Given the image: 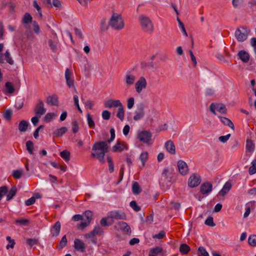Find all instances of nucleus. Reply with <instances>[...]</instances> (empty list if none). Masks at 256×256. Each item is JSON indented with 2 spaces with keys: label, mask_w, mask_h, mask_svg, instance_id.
<instances>
[{
  "label": "nucleus",
  "mask_w": 256,
  "mask_h": 256,
  "mask_svg": "<svg viewBox=\"0 0 256 256\" xmlns=\"http://www.w3.org/2000/svg\"><path fill=\"white\" fill-rule=\"evenodd\" d=\"M148 158V153L146 152H142L140 156V159L142 162V166H144L145 165V162L147 160Z\"/></svg>",
  "instance_id": "43"
},
{
  "label": "nucleus",
  "mask_w": 256,
  "mask_h": 256,
  "mask_svg": "<svg viewBox=\"0 0 256 256\" xmlns=\"http://www.w3.org/2000/svg\"><path fill=\"white\" fill-rule=\"evenodd\" d=\"M138 138L140 142L150 144L152 138V134L147 131H142L138 134Z\"/></svg>",
  "instance_id": "9"
},
{
  "label": "nucleus",
  "mask_w": 256,
  "mask_h": 256,
  "mask_svg": "<svg viewBox=\"0 0 256 256\" xmlns=\"http://www.w3.org/2000/svg\"><path fill=\"white\" fill-rule=\"evenodd\" d=\"M84 237L87 239H89L93 244H96L97 238L96 237V235L94 234L92 232L85 234Z\"/></svg>",
  "instance_id": "32"
},
{
  "label": "nucleus",
  "mask_w": 256,
  "mask_h": 256,
  "mask_svg": "<svg viewBox=\"0 0 256 256\" xmlns=\"http://www.w3.org/2000/svg\"><path fill=\"white\" fill-rule=\"evenodd\" d=\"M238 56L239 58L244 62H247L250 60V55L245 50H242L240 51Z\"/></svg>",
  "instance_id": "21"
},
{
  "label": "nucleus",
  "mask_w": 256,
  "mask_h": 256,
  "mask_svg": "<svg viewBox=\"0 0 256 256\" xmlns=\"http://www.w3.org/2000/svg\"><path fill=\"white\" fill-rule=\"evenodd\" d=\"M136 77L130 72H127L124 76V81L126 86H131L134 84Z\"/></svg>",
  "instance_id": "13"
},
{
  "label": "nucleus",
  "mask_w": 256,
  "mask_h": 256,
  "mask_svg": "<svg viewBox=\"0 0 256 256\" xmlns=\"http://www.w3.org/2000/svg\"><path fill=\"white\" fill-rule=\"evenodd\" d=\"M199 253L202 256H209L208 252L206 249L202 246H200L198 249Z\"/></svg>",
  "instance_id": "64"
},
{
  "label": "nucleus",
  "mask_w": 256,
  "mask_h": 256,
  "mask_svg": "<svg viewBox=\"0 0 256 256\" xmlns=\"http://www.w3.org/2000/svg\"><path fill=\"white\" fill-rule=\"evenodd\" d=\"M244 0H232V4L234 8H240Z\"/></svg>",
  "instance_id": "54"
},
{
  "label": "nucleus",
  "mask_w": 256,
  "mask_h": 256,
  "mask_svg": "<svg viewBox=\"0 0 256 256\" xmlns=\"http://www.w3.org/2000/svg\"><path fill=\"white\" fill-rule=\"evenodd\" d=\"M132 192L134 194H138L141 192L140 185L137 182H134L132 184Z\"/></svg>",
  "instance_id": "41"
},
{
  "label": "nucleus",
  "mask_w": 256,
  "mask_h": 256,
  "mask_svg": "<svg viewBox=\"0 0 256 256\" xmlns=\"http://www.w3.org/2000/svg\"><path fill=\"white\" fill-rule=\"evenodd\" d=\"M118 227L124 232H130V226L125 222H120L118 223Z\"/></svg>",
  "instance_id": "25"
},
{
  "label": "nucleus",
  "mask_w": 256,
  "mask_h": 256,
  "mask_svg": "<svg viewBox=\"0 0 256 256\" xmlns=\"http://www.w3.org/2000/svg\"><path fill=\"white\" fill-rule=\"evenodd\" d=\"M248 172L250 175L256 173V158H254L252 162V166L250 167Z\"/></svg>",
  "instance_id": "37"
},
{
  "label": "nucleus",
  "mask_w": 256,
  "mask_h": 256,
  "mask_svg": "<svg viewBox=\"0 0 256 256\" xmlns=\"http://www.w3.org/2000/svg\"><path fill=\"white\" fill-rule=\"evenodd\" d=\"M34 111L38 117H40L46 112V110L44 108V103L41 100H38V102L34 107Z\"/></svg>",
  "instance_id": "5"
},
{
  "label": "nucleus",
  "mask_w": 256,
  "mask_h": 256,
  "mask_svg": "<svg viewBox=\"0 0 256 256\" xmlns=\"http://www.w3.org/2000/svg\"><path fill=\"white\" fill-rule=\"evenodd\" d=\"M230 134H228L226 136H220L218 138V140L222 143H225L230 138Z\"/></svg>",
  "instance_id": "62"
},
{
  "label": "nucleus",
  "mask_w": 256,
  "mask_h": 256,
  "mask_svg": "<svg viewBox=\"0 0 256 256\" xmlns=\"http://www.w3.org/2000/svg\"><path fill=\"white\" fill-rule=\"evenodd\" d=\"M26 242L30 247H32L38 244V238H27Z\"/></svg>",
  "instance_id": "49"
},
{
  "label": "nucleus",
  "mask_w": 256,
  "mask_h": 256,
  "mask_svg": "<svg viewBox=\"0 0 256 256\" xmlns=\"http://www.w3.org/2000/svg\"><path fill=\"white\" fill-rule=\"evenodd\" d=\"M6 240L8 242V244L6 246V248L8 250L9 248H14V246L15 244V242L14 240L12 239L10 236H7L6 237Z\"/></svg>",
  "instance_id": "48"
},
{
  "label": "nucleus",
  "mask_w": 256,
  "mask_h": 256,
  "mask_svg": "<svg viewBox=\"0 0 256 256\" xmlns=\"http://www.w3.org/2000/svg\"><path fill=\"white\" fill-rule=\"evenodd\" d=\"M232 188V184L230 182H227L223 186L222 189L220 191L219 194L222 196L226 194Z\"/></svg>",
  "instance_id": "23"
},
{
  "label": "nucleus",
  "mask_w": 256,
  "mask_h": 256,
  "mask_svg": "<svg viewBox=\"0 0 256 256\" xmlns=\"http://www.w3.org/2000/svg\"><path fill=\"white\" fill-rule=\"evenodd\" d=\"M28 121L22 120L20 122L18 125V130L21 132H24L26 130L28 126Z\"/></svg>",
  "instance_id": "26"
},
{
  "label": "nucleus",
  "mask_w": 256,
  "mask_h": 256,
  "mask_svg": "<svg viewBox=\"0 0 256 256\" xmlns=\"http://www.w3.org/2000/svg\"><path fill=\"white\" fill-rule=\"evenodd\" d=\"M108 25L115 30H122L124 28V23L121 14L113 12L108 21Z\"/></svg>",
  "instance_id": "2"
},
{
  "label": "nucleus",
  "mask_w": 256,
  "mask_h": 256,
  "mask_svg": "<svg viewBox=\"0 0 256 256\" xmlns=\"http://www.w3.org/2000/svg\"><path fill=\"white\" fill-rule=\"evenodd\" d=\"M147 82L144 76H140L135 83V89L138 94H140L142 90L146 88Z\"/></svg>",
  "instance_id": "6"
},
{
  "label": "nucleus",
  "mask_w": 256,
  "mask_h": 256,
  "mask_svg": "<svg viewBox=\"0 0 256 256\" xmlns=\"http://www.w3.org/2000/svg\"><path fill=\"white\" fill-rule=\"evenodd\" d=\"M164 146L168 152L172 154H176L175 146L172 140H169L166 142Z\"/></svg>",
  "instance_id": "17"
},
{
  "label": "nucleus",
  "mask_w": 256,
  "mask_h": 256,
  "mask_svg": "<svg viewBox=\"0 0 256 256\" xmlns=\"http://www.w3.org/2000/svg\"><path fill=\"white\" fill-rule=\"evenodd\" d=\"M29 220L27 219H20V220H16L15 221V223L16 224H19L20 226H26L29 224Z\"/></svg>",
  "instance_id": "52"
},
{
  "label": "nucleus",
  "mask_w": 256,
  "mask_h": 256,
  "mask_svg": "<svg viewBox=\"0 0 256 256\" xmlns=\"http://www.w3.org/2000/svg\"><path fill=\"white\" fill-rule=\"evenodd\" d=\"M210 110L214 114H216V110H217L221 114H225L226 112V108L225 106L222 104H214L212 103L210 106Z\"/></svg>",
  "instance_id": "8"
},
{
  "label": "nucleus",
  "mask_w": 256,
  "mask_h": 256,
  "mask_svg": "<svg viewBox=\"0 0 256 256\" xmlns=\"http://www.w3.org/2000/svg\"><path fill=\"white\" fill-rule=\"evenodd\" d=\"M130 207L135 211V212H138L140 211L141 208H140V207L139 206L136 201L134 200H132V201L130 204Z\"/></svg>",
  "instance_id": "51"
},
{
  "label": "nucleus",
  "mask_w": 256,
  "mask_h": 256,
  "mask_svg": "<svg viewBox=\"0 0 256 256\" xmlns=\"http://www.w3.org/2000/svg\"><path fill=\"white\" fill-rule=\"evenodd\" d=\"M178 166L180 172L182 175H186L188 172V166L186 163L185 162L182 160H179L178 162Z\"/></svg>",
  "instance_id": "15"
},
{
  "label": "nucleus",
  "mask_w": 256,
  "mask_h": 256,
  "mask_svg": "<svg viewBox=\"0 0 256 256\" xmlns=\"http://www.w3.org/2000/svg\"><path fill=\"white\" fill-rule=\"evenodd\" d=\"M204 223L206 225L210 226H215L213 221V218L212 216H208L205 220Z\"/></svg>",
  "instance_id": "57"
},
{
  "label": "nucleus",
  "mask_w": 256,
  "mask_h": 256,
  "mask_svg": "<svg viewBox=\"0 0 256 256\" xmlns=\"http://www.w3.org/2000/svg\"><path fill=\"white\" fill-rule=\"evenodd\" d=\"M248 243L252 246H256V235L252 234L248 238Z\"/></svg>",
  "instance_id": "42"
},
{
  "label": "nucleus",
  "mask_w": 256,
  "mask_h": 256,
  "mask_svg": "<svg viewBox=\"0 0 256 256\" xmlns=\"http://www.w3.org/2000/svg\"><path fill=\"white\" fill-rule=\"evenodd\" d=\"M124 214L119 210H113L108 214V218L114 220H122L124 218Z\"/></svg>",
  "instance_id": "12"
},
{
  "label": "nucleus",
  "mask_w": 256,
  "mask_h": 256,
  "mask_svg": "<svg viewBox=\"0 0 256 256\" xmlns=\"http://www.w3.org/2000/svg\"><path fill=\"white\" fill-rule=\"evenodd\" d=\"M140 26L142 30L148 34H152L154 32V28L150 18L144 15L139 16Z\"/></svg>",
  "instance_id": "3"
},
{
  "label": "nucleus",
  "mask_w": 256,
  "mask_h": 256,
  "mask_svg": "<svg viewBox=\"0 0 256 256\" xmlns=\"http://www.w3.org/2000/svg\"><path fill=\"white\" fill-rule=\"evenodd\" d=\"M74 248L78 252H84L86 250V245L84 243L78 238H76L74 240Z\"/></svg>",
  "instance_id": "14"
},
{
  "label": "nucleus",
  "mask_w": 256,
  "mask_h": 256,
  "mask_svg": "<svg viewBox=\"0 0 256 256\" xmlns=\"http://www.w3.org/2000/svg\"><path fill=\"white\" fill-rule=\"evenodd\" d=\"M6 88L7 92L9 94H12L14 92V89L13 85L10 82H6Z\"/></svg>",
  "instance_id": "47"
},
{
  "label": "nucleus",
  "mask_w": 256,
  "mask_h": 256,
  "mask_svg": "<svg viewBox=\"0 0 256 256\" xmlns=\"http://www.w3.org/2000/svg\"><path fill=\"white\" fill-rule=\"evenodd\" d=\"M46 102L52 106H58V97L56 95L48 96L46 98Z\"/></svg>",
  "instance_id": "22"
},
{
  "label": "nucleus",
  "mask_w": 256,
  "mask_h": 256,
  "mask_svg": "<svg viewBox=\"0 0 256 256\" xmlns=\"http://www.w3.org/2000/svg\"><path fill=\"white\" fill-rule=\"evenodd\" d=\"M86 117H87L88 124L89 127L92 128H94L95 127V123H94V120H92L90 114H88Z\"/></svg>",
  "instance_id": "45"
},
{
  "label": "nucleus",
  "mask_w": 256,
  "mask_h": 256,
  "mask_svg": "<svg viewBox=\"0 0 256 256\" xmlns=\"http://www.w3.org/2000/svg\"><path fill=\"white\" fill-rule=\"evenodd\" d=\"M254 150V145L251 140H247L246 144V152L252 153Z\"/></svg>",
  "instance_id": "31"
},
{
  "label": "nucleus",
  "mask_w": 256,
  "mask_h": 256,
  "mask_svg": "<svg viewBox=\"0 0 256 256\" xmlns=\"http://www.w3.org/2000/svg\"><path fill=\"white\" fill-rule=\"evenodd\" d=\"M220 120L221 122L226 126H228L232 129L234 130V126L232 122L228 118L226 117L220 116Z\"/></svg>",
  "instance_id": "24"
},
{
  "label": "nucleus",
  "mask_w": 256,
  "mask_h": 256,
  "mask_svg": "<svg viewBox=\"0 0 256 256\" xmlns=\"http://www.w3.org/2000/svg\"><path fill=\"white\" fill-rule=\"evenodd\" d=\"M83 218H84V220H86L89 222H90L92 220V212L90 210H86L84 212L83 214Z\"/></svg>",
  "instance_id": "40"
},
{
  "label": "nucleus",
  "mask_w": 256,
  "mask_h": 256,
  "mask_svg": "<svg viewBox=\"0 0 256 256\" xmlns=\"http://www.w3.org/2000/svg\"><path fill=\"white\" fill-rule=\"evenodd\" d=\"M134 98H130L127 100V107L128 109H131L134 106Z\"/></svg>",
  "instance_id": "63"
},
{
  "label": "nucleus",
  "mask_w": 256,
  "mask_h": 256,
  "mask_svg": "<svg viewBox=\"0 0 256 256\" xmlns=\"http://www.w3.org/2000/svg\"><path fill=\"white\" fill-rule=\"evenodd\" d=\"M61 228L60 222H56L51 230V234L52 236H57L59 235Z\"/></svg>",
  "instance_id": "18"
},
{
  "label": "nucleus",
  "mask_w": 256,
  "mask_h": 256,
  "mask_svg": "<svg viewBox=\"0 0 256 256\" xmlns=\"http://www.w3.org/2000/svg\"><path fill=\"white\" fill-rule=\"evenodd\" d=\"M116 117L118 118L121 121H123L124 118V111L122 104L118 108V110L116 113Z\"/></svg>",
  "instance_id": "28"
},
{
  "label": "nucleus",
  "mask_w": 256,
  "mask_h": 256,
  "mask_svg": "<svg viewBox=\"0 0 256 256\" xmlns=\"http://www.w3.org/2000/svg\"><path fill=\"white\" fill-rule=\"evenodd\" d=\"M212 185L210 182H204L200 186V192L202 194H208L212 190Z\"/></svg>",
  "instance_id": "16"
},
{
  "label": "nucleus",
  "mask_w": 256,
  "mask_h": 256,
  "mask_svg": "<svg viewBox=\"0 0 256 256\" xmlns=\"http://www.w3.org/2000/svg\"><path fill=\"white\" fill-rule=\"evenodd\" d=\"M12 111L10 109H7L4 112L3 116L6 120H10L12 117Z\"/></svg>",
  "instance_id": "53"
},
{
  "label": "nucleus",
  "mask_w": 256,
  "mask_h": 256,
  "mask_svg": "<svg viewBox=\"0 0 256 256\" xmlns=\"http://www.w3.org/2000/svg\"><path fill=\"white\" fill-rule=\"evenodd\" d=\"M250 32V30L246 27H241L238 28L235 32V36L238 42H244L246 40Z\"/></svg>",
  "instance_id": "4"
},
{
  "label": "nucleus",
  "mask_w": 256,
  "mask_h": 256,
  "mask_svg": "<svg viewBox=\"0 0 256 256\" xmlns=\"http://www.w3.org/2000/svg\"><path fill=\"white\" fill-rule=\"evenodd\" d=\"M83 220L84 221L81 222L78 225V229L82 230L84 228H85L87 226H88L89 225V224H90V222H88L86 220Z\"/></svg>",
  "instance_id": "60"
},
{
  "label": "nucleus",
  "mask_w": 256,
  "mask_h": 256,
  "mask_svg": "<svg viewBox=\"0 0 256 256\" xmlns=\"http://www.w3.org/2000/svg\"><path fill=\"white\" fill-rule=\"evenodd\" d=\"M8 192V188L6 186L0 187V201L4 195Z\"/></svg>",
  "instance_id": "58"
},
{
  "label": "nucleus",
  "mask_w": 256,
  "mask_h": 256,
  "mask_svg": "<svg viewBox=\"0 0 256 256\" xmlns=\"http://www.w3.org/2000/svg\"><path fill=\"white\" fill-rule=\"evenodd\" d=\"M64 75L68 86L70 88L74 87V88L76 90V88L74 86V80L72 78V72L70 69L67 68L66 70Z\"/></svg>",
  "instance_id": "11"
},
{
  "label": "nucleus",
  "mask_w": 256,
  "mask_h": 256,
  "mask_svg": "<svg viewBox=\"0 0 256 256\" xmlns=\"http://www.w3.org/2000/svg\"><path fill=\"white\" fill-rule=\"evenodd\" d=\"M144 108L141 106L138 110L135 112V115L134 116V120L136 121L138 120L144 118Z\"/></svg>",
  "instance_id": "20"
},
{
  "label": "nucleus",
  "mask_w": 256,
  "mask_h": 256,
  "mask_svg": "<svg viewBox=\"0 0 256 256\" xmlns=\"http://www.w3.org/2000/svg\"><path fill=\"white\" fill-rule=\"evenodd\" d=\"M162 251V248L161 247L157 246L150 250L149 252V256H158Z\"/></svg>",
  "instance_id": "29"
},
{
  "label": "nucleus",
  "mask_w": 256,
  "mask_h": 256,
  "mask_svg": "<svg viewBox=\"0 0 256 256\" xmlns=\"http://www.w3.org/2000/svg\"><path fill=\"white\" fill-rule=\"evenodd\" d=\"M48 46L50 47V50L55 52L57 49V42L56 40H50L48 42Z\"/></svg>",
  "instance_id": "39"
},
{
  "label": "nucleus",
  "mask_w": 256,
  "mask_h": 256,
  "mask_svg": "<svg viewBox=\"0 0 256 256\" xmlns=\"http://www.w3.org/2000/svg\"><path fill=\"white\" fill-rule=\"evenodd\" d=\"M190 250V248L188 244H183L180 246V251L182 254H186Z\"/></svg>",
  "instance_id": "34"
},
{
  "label": "nucleus",
  "mask_w": 256,
  "mask_h": 256,
  "mask_svg": "<svg viewBox=\"0 0 256 256\" xmlns=\"http://www.w3.org/2000/svg\"><path fill=\"white\" fill-rule=\"evenodd\" d=\"M56 115L53 112H49L46 114L44 118V121L48 122L50 121L52 119L54 118Z\"/></svg>",
  "instance_id": "50"
},
{
  "label": "nucleus",
  "mask_w": 256,
  "mask_h": 256,
  "mask_svg": "<svg viewBox=\"0 0 256 256\" xmlns=\"http://www.w3.org/2000/svg\"><path fill=\"white\" fill-rule=\"evenodd\" d=\"M22 170H17L14 171L12 176L16 178L20 179L22 177Z\"/></svg>",
  "instance_id": "56"
},
{
  "label": "nucleus",
  "mask_w": 256,
  "mask_h": 256,
  "mask_svg": "<svg viewBox=\"0 0 256 256\" xmlns=\"http://www.w3.org/2000/svg\"><path fill=\"white\" fill-rule=\"evenodd\" d=\"M124 148L128 149L124 143L117 142L116 144L112 147V151L114 152H122Z\"/></svg>",
  "instance_id": "19"
},
{
  "label": "nucleus",
  "mask_w": 256,
  "mask_h": 256,
  "mask_svg": "<svg viewBox=\"0 0 256 256\" xmlns=\"http://www.w3.org/2000/svg\"><path fill=\"white\" fill-rule=\"evenodd\" d=\"M32 18L29 13H26L23 17L22 22L24 24L25 27L26 28V24H30L32 22Z\"/></svg>",
  "instance_id": "30"
},
{
  "label": "nucleus",
  "mask_w": 256,
  "mask_h": 256,
  "mask_svg": "<svg viewBox=\"0 0 256 256\" xmlns=\"http://www.w3.org/2000/svg\"><path fill=\"white\" fill-rule=\"evenodd\" d=\"M108 26L106 22V19H102L100 21V27L101 29L103 31L106 30L108 29Z\"/></svg>",
  "instance_id": "55"
},
{
  "label": "nucleus",
  "mask_w": 256,
  "mask_h": 256,
  "mask_svg": "<svg viewBox=\"0 0 256 256\" xmlns=\"http://www.w3.org/2000/svg\"><path fill=\"white\" fill-rule=\"evenodd\" d=\"M122 104V102L118 100L110 99L104 102V106L109 109L118 108L120 106H121Z\"/></svg>",
  "instance_id": "10"
},
{
  "label": "nucleus",
  "mask_w": 256,
  "mask_h": 256,
  "mask_svg": "<svg viewBox=\"0 0 256 256\" xmlns=\"http://www.w3.org/2000/svg\"><path fill=\"white\" fill-rule=\"evenodd\" d=\"M26 148L29 154H32L33 153L34 144L32 141L28 140L26 142Z\"/></svg>",
  "instance_id": "46"
},
{
  "label": "nucleus",
  "mask_w": 256,
  "mask_h": 256,
  "mask_svg": "<svg viewBox=\"0 0 256 256\" xmlns=\"http://www.w3.org/2000/svg\"><path fill=\"white\" fill-rule=\"evenodd\" d=\"M17 191V188L16 186L12 187L6 196V200H10L16 195Z\"/></svg>",
  "instance_id": "33"
},
{
  "label": "nucleus",
  "mask_w": 256,
  "mask_h": 256,
  "mask_svg": "<svg viewBox=\"0 0 256 256\" xmlns=\"http://www.w3.org/2000/svg\"><path fill=\"white\" fill-rule=\"evenodd\" d=\"M94 234L101 236L102 235L104 231L103 229L99 226H96L91 231Z\"/></svg>",
  "instance_id": "38"
},
{
  "label": "nucleus",
  "mask_w": 256,
  "mask_h": 256,
  "mask_svg": "<svg viewBox=\"0 0 256 256\" xmlns=\"http://www.w3.org/2000/svg\"><path fill=\"white\" fill-rule=\"evenodd\" d=\"M110 112L107 110H104L102 112V118L104 120H108L110 118Z\"/></svg>",
  "instance_id": "61"
},
{
  "label": "nucleus",
  "mask_w": 256,
  "mask_h": 256,
  "mask_svg": "<svg viewBox=\"0 0 256 256\" xmlns=\"http://www.w3.org/2000/svg\"><path fill=\"white\" fill-rule=\"evenodd\" d=\"M67 130L68 129L66 127L63 126L54 130V134L56 136L60 137L63 136L66 132Z\"/></svg>",
  "instance_id": "27"
},
{
  "label": "nucleus",
  "mask_w": 256,
  "mask_h": 256,
  "mask_svg": "<svg viewBox=\"0 0 256 256\" xmlns=\"http://www.w3.org/2000/svg\"><path fill=\"white\" fill-rule=\"evenodd\" d=\"M201 178L200 176L196 173L192 174L188 180V186L190 188H194L200 183Z\"/></svg>",
  "instance_id": "7"
},
{
  "label": "nucleus",
  "mask_w": 256,
  "mask_h": 256,
  "mask_svg": "<svg viewBox=\"0 0 256 256\" xmlns=\"http://www.w3.org/2000/svg\"><path fill=\"white\" fill-rule=\"evenodd\" d=\"M79 130L78 122L76 120H74L72 122V130L73 132L76 133Z\"/></svg>",
  "instance_id": "59"
},
{
  "label": "nucleus",
  "mask_w": 256,
  "mask_h": 256,
  "mask_svg": "<svg viewBox=\"0 0 256 256\" xmlns=\"http://www.w3.org/2000/svg\"><path fill=\"white\" fill-rule=\"evenodd\" d=\"M4 54V57L6 59V62L10 65H12L14 64V61L10 56V53L8 50H6Z\"/></svg>",
  "instance_id": "36"
},
{
  "label": "nucleus",
  "mask_w": 256,
  "mask_h": 256,
  "mask_svg": "<svg viewBox=\"0 0 256 256\" xmlns=\"http://www.w3.org/2000/svg\"><path fill=\"white\" fill-rule=\"evenodd\" d=\"M108 146L106 142L100 141L96 142L92 146L91 154L92 157H96L100 163H104V156L108 152Z\"/></svg>",
  "instance_id": "1"
},
{
  "label": "nucleus",
  "mask_w": 256,
  "mask_h": 256,
  "mask_svg": "<svg viewBox=\"0 0 256 256\" xmlns=\"http://www.w3.org/2000/svg\"><path fill=\"white\" fill-rule=\"evenodd\" d=\"M70 152L68 150H64L60 152V156L66 162H68L70 160Z\"/></svg>",
  "instance_id": "35"
},
{
  "label": "nucleus",
  "mask_w": 256,
  "mask_h": 256,
  "mask_svg": "<svg viewBox=\"0 0 256 256\" xmlns=\"http://www.w3.org/2000/svg\"><path fill=\"white\" fill-rule=\"evenodd\" d=\"M24 106V100L22 98H18L16 99L14 106L18 110L21 109Z\"/></svg>",
  "instance_id": "44"
}]
</instances>
